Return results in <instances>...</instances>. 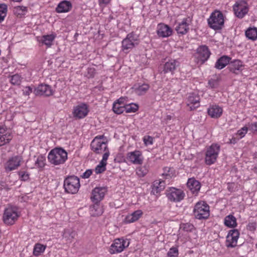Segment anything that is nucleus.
I'll return each mask as SVG.
<instances>
[{"label":"nucleus","instance_id":"1","mask_svg":"<svg viewBox=\"0 0 257 257\" xmlns=\"http://www.w3.org/2000/svg\"><path fill=\"white\" fill-rule=\"evenodd\" d=\"M108 142L104 135L96 136L91 143V150L96 154H103V156L107 155V158L110 155V152L108 148Z\"/></svg>","mask_w":257,"mask_h":257},{"label":"nucleus","instance_id":"2","mask_svg":"<svg viewBox=\"0 0 257 257\" xmlns=\"http://www.w3.org/2000/svg\"><path fill=\"white\" fill-rule=\"evenodd\" d=\"M68 159L67 152L62 148H55L49 153L48 160L52 165H60L65 163Z\"/></svg>","mask_w":257,"mask_h":257},{"label":"nucleus","instance_id":"3","mask_svg":"<svg viewBox=\"0 0 257 257\" xmlns=\"http://www.w3.org/2000/svg\"><path fill=\"white\" fill-rule=\"evenodd\" d=\"M20 216V212L17 207L9 205L4 210L3 221L7 225H12L16 222Z\"/></svg>","mask_w":257,"mask_h":257},{"label":"nucleus","instance_id":"4","mask_svg":"<svg viewBox=\"0 0 257 257\" xmlns=\"http://www.w3.org/2000/svg\"><path fill=\"white\" fill-rule=\"evenodd\" d=\"M220 151V146L213 143L206 149L204 161L206 165H211L214 164L218 157Z\"/></svg>","mask_w":257,"mask_h":257},{"label":"nucleus","instance_id":"5","mask_svg":"<svg viewBox=\"0 0 257 257\" xmlns=\"http://www.w3.org/2000/svg\"><path fill=\"white\" fill-rule=\"evenodd\" d=\"M63 186L67 193L76 194L80 186L79 179L75 176H68L64 179Z\"/></svg>","mask_w":257,"mask_h":257},{"label":"nucleus","instance_id":"6","mask_svg":"<svg viewBox=\"0 0 257 257\" xmlns=\"http://www.w3.org/2000/svg\"><path fill=\"white\" fill-rule=\"evenodd\" d=\"M207 22L209 26L212 29L220 30L224 25L223 15L220 11H215L211 14Z\"/></svg>","mask_w":257,"mask_h":257},{"label":"nucleus","instance_id":"7","mask_svg":"<svg viewBox=\"0 0 257 257\" xmlns=\"http://www.w3.org/2000/svg\"><path fill=\"white\" fill-rule=\"evenodd\" d=\"M194 214L198 219H206L209 216V206L204 201H199L195 205Z\"/></svg>","mask_w":257,"mask_h":257},{"label":"nucleus","instance_id":"8","mask_svg":"<svg viewBox=\"0 0 257 257\" xmlns=\"http://www.w3.org/2000/svg\"><path fill=\"white\" fill-rule=\"evenodd\" d=\"M166 195L171 202H179L184 199L185 193L182 189L169 187L166 190Z\"/></svg>","mask_w":257,"mask_h":257},{"label":"nucleus","instance_id":"9","mask_svg":"<svg viewBox=\"0 0 257 257\" xmlns=\"http://www.w3.org/2000/svg\"><path fill=\"white\" fill-rule=\"evenodd\" d=\"M130 243V240L127 239H115L110 246L109 251L111 254L121 252L129 246Z\"/></svg>","mask_w":257,"mask_h":257},{"label":"nucleus","instance_id":"10","mask_svg":"<svg viewBox=\"0 0 257 257\" xmlns=\"http://www.w3.org/2000/svg\"><path fill=\"white\" fill-rule=\"evenodd\" d=\"M248 5L244 0H239L233 6V11L235 16L239 19L243 18L248 13Z\"/></svg>","mask_w":257,"mask_h":257},{"label":"nucleus","instance_id":"11","mask_svg":"<svg viewBox=\"0 0 257 257\" xmlns=\"http://www.w3.org/2000/svg\"><path fill=\"white\" fill-rule=\"evenodd\" d=\"M192 18L188 17L176 22L175 30L179 35H184L189 31V27L192 24Z\"/></svg>","mask_w":257,"mask_h":257},{"label":"nucleus","instance_id":"12","mask_svg":"<svg viewBox=\"0 0 257 257\" xmlns=\"http://www.w3.org/2000/svg\"><path fill=\"white\" fill-rule=\"evenodd\" d=\"M138 36L133 33L128 34L122 41V50L123 51L132 49L138 44Z\"/></svg>","mask_w":257,"mask_h":257},{"label":"nucleus","instance_id":"13","mask_svg":"<svg viewBox=\"0 0 257 257\" xmlns=\"http://www.w3.org/2000/svg\"><path fill=\"white\" fill-rule=\"evenodd\" d=\"M22 160V157L20 156H15L10 158L4 165L6 172H9L17 169L20 166Z\"/></svg>","mask_w":257,"mask_h":257},{"label":"nucleus","instance_id":"14","mask_svg":"<svg viewBox=\"0 0 257 257\" xmlns=\"http://www.w3.org/2000/svg\"><path fill=\"white\" fill-rule=\"evenodd\" d=\"M88 112L87 105L86 104L81 103L74 107L72 113L76 119H82L87 115Z\"/></svg>","mask_w":257,"mask_h":257},{"label":"nucleus","instance_id":"15","mask_svg":"<svg viewBox=\"0 0 257 257\" xmlns=\"http://www.w3.org/2000/svg\"><path fill=\"white\" fill-rule=\"evenodd\" d=\"M239 236V232L237 229L230 230L227 235L226 245L228 247H234L237 245Z\"/></svg>","mask_w":257,"mask_h":257},{"label":"nucleus","instance_id":"16","mask_svg":"<svg viewBox=\"0 0 257 257\" xmlns=\"http://www.w3.org/2000/svg\"><path fill=\"white\" fill-rule=\"evenodd\" d=\"M126 159L132 164L140 165L143 163L144 158L140 151L136 150L127 153Z\"/></svg>","mask_w":257,"mask_h":257},{"label":"nucleus","instance_id":"17","mask_svg":"<svg viewBox=\"0 0 257 257\" xmlns=\"http://www.w3.org/2000/svg\"><path fill=\"white\" fill-rule=\"evenodd\" d=\"M13 138L11 131L5 126H0V147L9 144Z\"/></svg>","mask_w":257,"mask_h":257},{"label":"nucleus","instance_id":"18","mask_svg":"<svg viewBox=\"0 0 257 257\" xmlns=\"http://www.w3.org/2000/svg\"><path fill=\"white\" fill-rule=\"evenodd\" d=\"M210 55V52L208 47L206 46H201L197 49L195 57L198 62L203 63L209 58Z\"/></svg>","mask_w":257,"mask_h":257},{"label":"nucleus","instance_id":"19","mask_svg":"<svg viewBox=\"0 0 257 257\" xmlns=\"http://www.w3.org/2000/svg\"><path fill=\"white\" fill-rule=\"evenodd\" d=\"M166 185L165 181L161 179L156 180L151 185V194L156 196V198L164 190Z\"/></svg>","mask_w":257,"mask_h":257},{"label":"nucleus","instance_id":"20","mask_svg":"<svg viewBox=\"0 0 257 257\" xmlns=\"http://www.w3.org/2000/svg\"><path fill=\"white\" fill-rule=\"evenodd\" d=\"M106 189L104 187H96L92 191L91 199L94 203L99 202L104 198L106 193Z\"/></svg>","mask_w":257,"mask_h":257},{"label":"nucleus","instance_id":"21","mask_svg":"<svg viewBox=\"0 0 257 257\" xmlns=\"http://www.w3.org/2000/svg\"><path fill=\"white\" fill-rule=\"evenodd\" d=\"M157 31L158 36L162 38L168 37L173 33L172 29L168 25L163 23L158 25Z\"/></svg>","mask_w":257,"mask_h":257},{"label":"nucleus","instance_id":"22","mask_svg":"<svg viewBox=\"0 0 257 257\" xmlns=\"http://www.w3.org/2000/svg\"><path fill=\"white\" fill-rule=\"evenodd\" d=\"M186 103L191 110L198 108L200 106L199 96L194 93H190L188 97Z\"/></svg>","mask_w":257,"mask_h":257},{"label":"nucleus","instance_id":"23","mask_svg":"<svg viewBox=\"0 0 257 257\" xmlns=\"http://www.w3.org/2000/svg\"><path fill=\"white\" fill-rule=\"evenodd\" d=\"M207 113L209 116L212 118H218L223 113V108L217 104L210 105L207 109Z\"/></svg>","mask_w":257,"mask_h":257},{"label":"nucleus","instance_id":"24","mask_svg":"<svg viewBox=\"0 0 257 257\" xmlns=\"http://www.w3.org/2000/svg\"><path fill=\"white\" fill-rule=\"evenodd\" d=\"M37 95L50 96L53 94V91L50 86L47 84L39 85L34 90Z\"/></svg>","mask_w":257,"mask_h":257},{"label":"nucleus","instance_id":"25","mask_svg":"<svg viewBox=\"0 0 257 257\" xmlns=\"http://www.w3.org/2000/svg\"><path fill=\"white\" fill-rule=\"evenodd\" d=\"M187 185L192 194L197 195L200 189V183L194 178H189L188 180Z\"/></svg>","mask_w":257,"mask_h":257},{"label":"nucleus","instance_id":"26","mask_svg":"<svg viewBox=\"0 0 257 257\" xmlns=\"http://www.w3.org/2000/svg\"><path fill=\"white\" fill-rule=\"evenodd\" d=\"M143 214V212L141 210H138L131 214L126 215L123 222L124 223H131L137 221Z\"/></svg>","mask_w":257,"mask_h":257},{"label":"nucleus","instance_id":"27","mask_svg":"<svg viewBox=\"0 0 257 257\" xmlns=\"http://www.w3.org/2000/svg\"><path fill=\"white\" fill-rule=\"evenodd\" d=\"M56 35L54 34L43 35L41 37H38V41L47 47H50L54 41Z\"/></svg>","mask_w":257,"mask_h":257},{"label":"nucleus","instance_id":"28","mask_svg":"<svg viewBox=\"0 0 257 257\" xmlns=\"http://www.w3.org/2000/svg\"><path fill=\"white\" fill-rule=\"evenodd\" d=\"M72 7V4L70 2L63 1L58 4L56 11L59 13H67L71 10Z\"/></svg>","mask_w":257,"mask_h":257},{"label":"nucleus","instance_id":"29","mask_svg":"<svg viewBox=\"0 0 257 257\" xmlns=\"http://www.w3.org/2000/svg\"><path fill=\"white\" fill-rule=\"evenodd\" d=\"M243 67V63L239 60L236 59L230 62L229 69L234 73H237V71H241Z\"/></svg>","mask_w":257,"mask_h":257},{"label":"nucleus","instance_id":"30","mask_svg":"<svg viewBox=\"0 0 257 257\" xmlns=\"http://www.w3.org/2000/svg\"><path fill=\"white\" fill-rule=\"evenodd\" d=\"M76 235V232L71 228L65 229L62 237L67 243H71Z\"/></svg>","mask_w":257,"mask_h":257},{"label":"nucleus","instance_id":"31","mask_svg":"<svg viewBox=\"0 0 257 257\" xmlns=\"http://www.w3.org/2000/svg\"><path fill=\"white\" fill-rule=\"evenodd\" d=\"M231 58L227 56H223L218 59L215 65V67L218 69H222L229 64Z\"/></svg>","mask_w":257,"mask_h":257},{"label":"nucleus","instance_id":"32","mask_svg":"<svg viewBox=\"0 0 257 257\" xmlns=\"http://www.w3.org/2000/svg\"><path fill=\"white\" fill-rule=\"evenodd\" d=\"M107 155L102 156V159L99 162V164L97 165L95 169V172L96 174H100L103 173L106 170V166L107 165V160L108 158H107Z\"/></svg>","mask_w":257,"mask_h":257},{"label":"nucleus","instance_id":"33","mask_svg":"<svg viewBox=\"0 0 257 257\" xmlns=\"http://www.w3.org/2000/svg\"><path fill=\"white\" fill-rule=\"evenodd\" d=\"M178 65V62L176 60H170L164 65L163 71L165 73L174 71Z\"/></svg>","mask_w":257,"mask_h":257},{"label":"nucleus","instance_id":"34","mask_svg":"<svg viewBox=\"0 0 257 257\" xmlns=\"http://www.w3.org/2000/svg\"><path fill=\"white\" fill-rule=\"evenodd\" d=\"M224 223L225 226L229 228H234L237 226L236 219L235 217L231 214H229L225 217Z\"/></svg>","mask_w":257,"mask_h":257},{"label":"nucleus","instance_id":"35","mask_svg":"<svg viewBox=\"0 0 257 257\" xmlns=\"http://www.w3.org/2000/svg\"><path fill=\"white\" fill-rule=\"evenodd\" d=\"M175 175V170L173 168L166 167L163 168L161 176L164 179L169 180L173 177Z\"/></svg>","mask_w":257,"mask_h":257},{"label":"nucleus","instance_id":"36","mask_svg":"<svg viewBox=\"0 0 257 257\" xmlns=\"http://www.w3.org/2000/svg\"><path fill=\"white\" fill-rule=\"evenodd\" d=\"M90 211L92 216H100L103 213V209L102 207L97 203H94V204L90 207Z\"/></svg>","mask_w":257,"mask_h":257},{"label":"nucleus","instance_id":"37","mask_svg":"<svg viewBox=\"0 0 257 257\" xmlns=\"http://www.w3.org/2000/svg\"><path fill=\"white\" fill-rule=\"evenodd\" d=\"M245 36L248 39L252 41L257 40V28H248L245 31Z\"/></svg>","mask_w":257,"mask_h":257},{"label":"nucleus","instance_id":"38","mask_svg":"<svg viewBox=\"0 0 257 257\" xmlns=\"http://www.w3.org/2000/svg\"><path fill=\"white\" fill-rule=\"evenodd\" d=\"M46 246L40 243H36L34 247L33 254L35 256H39L44 252Z\"/></svg>","mask_w":257,"mask_h":257},{"label":"nucleus","instance_id":"39","mask_svg":"<svg viewBox=\"0 0 257 257\" xmlns=\"http://www.w3.org/2000/svg\"><path fill=\"white\" fill-rule=\"evenodd\" d=\"M125 104L114 102L113 104V111L116 114H121L125 111Z\"/></svg>","mask_w":257,"mask_h":257},{"label":"nucleus","instance_id":"40","mask_svg":"<svg viewBox=\"0 0 257 257\" xmlns=\"http://www.w3.org/2000/svg\"><path fill=\"white\" fill-rule=\"evenodd\" d=\"M8 11V6L5 4H0V22H3L6 17Z\"/></svg>","mask_w":257,"mask_h":257},{"label":"nucleus","instance_id":"41","mask_svg":"<svg viewBox=\"0 0 257 257\" xmlns=\"http://www.w3.org/2000/svg\"><path fill=\"white\" fill-rule=\"evenodd\" d=\"M46 159L43 155H39L35 161V166L37 167L42 168L45 165Z\"/></svg>","mask_w":257,"mask_h":257},{"label":"nucleus","instance_id":"42","mask_svg":"<svg viewBox=\"0 0 257 257\" xmlns=\"http://www.w3.org/2000/svg\"><path fill=\"white\" fill-rule=\"evenodd\" d=\"M125 111L127 113L135 112L138 109V105L135 103L125 104Z\"/></svg>","mask_w":257,"mask_h":257},{"label":"nucleus","instance_id":"43","mask_svg":"<svg viewBox=\"0 0 257 257\" xmlns=\"http://www.w3.org/2000/svg\"><path fill=\"white\" fill-rule=\"evenodd\" d=\"M14 11L17 15H24L27 12L28 9L24 6H17L15 7Z\"/></svg>","mask_w":257,"mask_h":257},{"label":"nucleus","instance_id":"44","mask_svg":"<svg viewBox=\"0 0 257 257\" xmlns=\"http://www.w3.org/2000/svg\"><path fill=\"white\" fill-rule=\"evenodd\" d=\"M11 82L12 84L19 85L22 81V78L19 74H15L11 76Z\"/></svg>","mask_w":257,"mask_h":257},{"label":"nucleus","instance_id":"45","mask_svg":"<svg viewBox=\"0 0 257 257\" xmlns=\"http://www.w3.org/2000/svg\"><path fill=\"white\" fill-rule=\"evenodd\" d=\"M179 251L177 247H172L167 252V257H178Z\"/></svg>","mask_w":257,"mask_h":257},{"label":"nucleus","instance_id":"46","mask_svg":"<svg viewBox=\"0 0 257 257\" xmlns=\"http://www.w3.org/2000/svg\"><path fill=\"white\" fill-rule=\"evenodd\" d=\"M248 129V128L247 126H243L239 130L235 135L238 137V139H240L245 136L247 132Z\"/></svg>","mask_w":257,"mask_h":257},{"label":"nucleus","instance_id":"47","mask_svg":"<svg viewBox=\"0 0 257 257\" xmlns=\"http://www.w3.org/2000/svg\"><path fill=\"white\" fill-rule=\"evenodd\" d=\"M95 74V69L93 67H88L84 74L85 76L88 78L94 77Z\"/></svg>","mask_w":257,"mask_h":257},{"label":"nucleus","instance_id":"48","mask_svg":"<svg viewBox=\"0 0 257 257\" xmlns=\"http://www.w3.org/2000/svg\"><path fill=\"white\" fill-rule=\"evenodd\" d=\"M20 179L24 181H27L29 179V174L25 171L19 172Z\"/></svg>","mask_w":257,"mask_h":257},{"label":"nucleus","instance_id":"49","mask_svg":"<svg viewBox=\"0 0 257 257\" xmlns=\"http://www.w3.org/2000/svg\"><path fill=\"white\" fill-rule=\"evenodd\" d=\"M180 228L186 231H190L193 229L194 226L192 224L187 223L181 224Z\"/></svg>","mask_w":257,"mask_h":257},{"label":"nucleus","instance_id":"50","mask_svg":"<svg viewBox=\"0 0 257 257\" xmlns=\"http://www.w3.org/2000/svg\"><path fill=\"white\" fill-rule=\"evenodd\" d=\"M32 88L30 86H26L23 89V94L25 95H29L32 92Z\"/></svg>","mask_w":257,"mask_h":257},{"label":"nucleus","instance_id":"51","mask_svg":"<svg viewBox=\"0 0 257 257\" xmlns=\"http://www.w3.org/2000/svg\"><path fill=\"white\" fill-rule=\"evenodd\" d=\"M256 228V223L254 222H250L247 225V229L250 231H254Z\"/></svg>","mask_w":257,"mask_h":257},{"label":"nucleus","instance_id":"52","mask_svg":"<svg viewBox=\"0 0 257 257\" xmlns=\"http://www.w3.org/2000/svg\"><path fill=\"white\" fill-rule=\"evenodd\" d=\"M249 129L257 134V122L251 123L249 125Z\"/></svg>","mask_w":257,"mask_h":257},{"label":"nucleus","instance_id":"53","mask_svg":"<svg viewBox=\"0 0 257 257\" xmlns=\"http://www.w3.org/2000/svg\"><path fill=\"white\" fill-rule=\"evenodd\" d=\"M92 171L91 170H87L84 173H83L81 177L83 178L86 179L88 178L92 174Z\"/></svg>","mask_w":257,"mask_h":257},{"label":"nucleus","instance_id":"54","mask_svg":"<svg viewBox=\"0 0 257 257\" xmlns=\"http://www.w3.org/2000/svg\"><path fill=\"white\" fill-rule=\"evenodd\" d=\"M239 140V139H238V137L234 135L231 139H229V142H228L229 144H235L237 143V142Z\"/></svg>","mask_w":257,"mask_h":257},{"label":"nucleus","instance_id":"55","mask_svg":"<svg viewBox=\"0 0 257 257\" xmlns=\"http://www.w3.org/2000/svg\"><path fill=\"white\" fill-rule=\"evenodd\" d=\"M153 138L150 136H148L147 138H146V146L153 144Z\"/></svg>","mask_w":257,"mask_h":257},{"label":"nucleus","instance_id":"56","mask_svg":"<svg viewBox=\"0 0 257 257\" xmlns=\"http://www.w3.org/2000/svg\"><path fill=\"white\" fill-rule=\"evenodd\" d=\"M111 0H98V4L100 6L104 5L105 6L110 3Z\"/></svg>","mask_w":257,"mask_h":257},{"label":"nucleus","instance_id":"57","mask_svg":"<svg viewBox=\"0 0 257 257\" xmlns=\"http://www.w3.org/2000/svg\"><path fill=\"white\" fill-rule=\"evenodd\" d=\"M125 99L123 97H120L116 101H115V103H122L125 104L124 103Z\"/></svg>","mask_w":257,"mask_h":257},{"label":"nucleus","instance_id":"58","mask_svg":"<svg viewBox=\"0 0 257 257\" xmlns=\"http://www.w3.org/2000/svg\"><path fill=\"white\" fill-rule=\"evenodd\" d=\"M137 174L140 177H143L144 176V173L141 171V169H138L137 170Z\"/></svg>","mask_w":257,"mask_h":257},{"label":"nucleus","instance_id":"59","mask_svg":"<svg viewBox=\"0 0 257 257\" xmlns=\"http://www.w3.org/2000/svg\"><path fill=\"white\" fill-rule=\"evenodd\" d=\"M14 2H21L22 0H12Z\"/></svg>","mask_w":257,"mask_h":257},{"label":"nucleus","instance_id":"60","mask_svg":"<svg viewBox=\"0 0 257 257\" xmlns=\"http://www.w3.org/2000/svg\"><path fill=\"white\" fill-rule=\"evenodd\" d=\"M142 140L145 142V137L142 138Z\"/></svg>","mask_w":257,"mask_h":257},{"label":"nucleus","instance_id":"61","mask_svg":"<svg viewBox=\"0 0 257 257\" xmlns=\"http://www.w3.org/2000/svg\"><path fill=\"white\" fill-rule=\"evenodd\" d=\"M256 248H257V243L255 245Z\"/></svg>","mask_w":257,"mask_h":257}]
</instances>
